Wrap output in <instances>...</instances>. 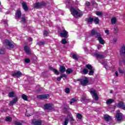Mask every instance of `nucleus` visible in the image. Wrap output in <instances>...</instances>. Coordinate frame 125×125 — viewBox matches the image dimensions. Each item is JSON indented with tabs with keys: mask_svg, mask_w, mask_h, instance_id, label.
<instances>
[{
	"mask_svg": "<svg viewBox=\"0 0 125 125\" xmlns=\"http://www.w3.org/2000/svg\"><path fill=\"white\" fill-rule=\"evenodd\" d=\"M16 19H21V22L23 23H25L26 22V19H25V14L22 15V17L21 14V10L20 9L18 10L17 12L16 13Z\"/></svg>",
	"mask_w": 125,
	"mask_h": 125,
	"instance_id": "nucleus-1",
	"label": "nucleus"
},
{
	"mask_svg": "<svg viewBox=\"0 0 125 125\" xmlns=\"http://www.w3.org/2000/svg\"><path fill=\"white\" fill-rule=\"evenodd\" d=\"M70 12H71V14L75 18H78V17H81L83 15L81 14V13H79L78 11H77L74 7H71L70 8Z\"/></svg>",
	"mask_w": 125,
	"mask_h": 125,
	"instance_id": "nucleus-2",
	"label": "nucleus"
},
{
	"mask_svg": "<svg viewBox=\"0 0 125 125\" xmlns=\"http://www.w3.org/2000/svg\"><path fill=\"white\" fill-rule=\"evenodd\" d=\"M89 91L92 96V97L94 100L97 101V100L99 99V97H98V95H97V91L95 89L91 88Z\"/></svg>",
	"mask_w": 125,
	"mask_h": 125,
	"instance_id": "nucleus-3",
	"label": "nucleus"
},
{
	"mask_svg": "<svg viewBox=\"0 0 125 125\" xmlns=\"http://www.w3.org/2000/svg\"><path fill=\"white\" fill-rule=\"evenodd\" d=\"M3 43L5 44V45H6L7 46H9V47H10V48H14V43L9 41L7 39H5L4 41H3Z\"/></svg>",
	"mask_w": 125,
	"mask_h": 125,
	"instance_id": "nucleus-4",
	"label": "nucleus"
},
{
	"mask_svg": "<svg viewBox=\"0 0 125 125\" xmlns=\"http://www.w3.org/2000/svg\"><path fill=\"white\" fill-rule=\"evenodd\" d=\"M45 3L44 2H37L34 4V6L35 8H42L43 6H45Z\"/></svg>",
	"mask_w": 125,
	"mask_h": 125,
	"instance_id": "nucleus-5",
	"label": "nucleus"
},
{
	"mask_svg": "<svg viewBox=\"0 0 125 125\" xmlns=\"http://www.w3.org/2000/svg\"><path fill=\"white\" fill-rule=\"evenodd\" d=\"M97 38V41H99L101 44H104L105 43V41L104 40V39H103V38L101 36V34L98 33Z\"/></svg>",
	"mask_w": 125,
	"mask_h": 125,
	"instance_id": "nucleus-6",
	"label": "nucleus"
},
{
	"mask_svg": "<svg viewBox=\"0 0 125 125\" xmlns=\"http://www.w3.org/2000/svg\"><path fill=\"white\" fill-rule=\"evenodd\" d=\"M92 56L94 57H96V58H98L99 59H104L106 56L104 55L98 54L97 53H95L92 54Z\"/></svg>",
	"mask_w": 125,
	"mask_h": 125,
	"instance_id": "nucleus-7",
	"label": "nucleus"
},
{
	"mask_svg": "<svg viewBox=\"0 0 125 125\" xmlns=\"http://www.w3.org/2000/svg\"><path fill=\"white\" fill-rule=\"evenodd\" d=\"M44 108L46 110H54V107H53V104H47L44 105Z\"/></svg>",
	"mask_w": 125,
	"mask_h": 125,
	"instance_id": "nucleus-8",
	"label": "nucleus"
},
{
	"mask_svg": "<svg viewBox=\"0 0 125 125\" xmlns=\"http://www.w3.org/2000/svg\"><path fill=\"white\" fill-rule=\"evenodd\" d=\"M37 98L38 99H47V98H49V95L46 94V95H40L37 96Z\"/></svg>",
	"mask_w": 125,
	"mask_h": 125,
	"instance_id": "nucleus-9",
	"label": "nucleus"
},
{
	"mask_svg": "<svg viewBox=\"0 0 125 125\" xmlns=\"http://www.w3.org/2000/svg\"><path fill=\"white\" fill-rule=\"evenodd\" d=\"M42 120L39 119H34L32 122V123L34 125H42Z\"/></svg>",
	"mask_w": 125,
	"mask_h": 125,
	"instance_id": "nucleus-10",
	"label": "nucleus"
},
{
	"mask_svg": "<svg viewBox=\"0 0 125 125\" xmlns=\"http://www.w3.org/2000/svg\"><path fill=\"white\" fill-rule=\"evenodd\" d=\"M117 107L123 110H125V104L123 102H120L117 104Z\"/></svg>",
	"mask_w": 125,
	"mask_h": 125,
	"instance_id": "nucleus-11",
	"label": "nucleus"
},
{
	"mask_svg": "<svg viewBox=\"0 0 125 125\" xmlns=\"http://www.w3.org/2000/svg\"><path fill=\"white\" fill-rule=\"evenodd\" d=\"M60 36L62 38H68V32L67 31L63 30L61 32Z\"/></svg>",
	"mask_w": 125,
	"mask_h": 125,
	"instance_id": "nucleus-12",
	"label": "nucleus"
},
{
	"mask_svg": "<svg viewBox=\"0 0 125 125\" xmlns=\"http://www.w3.org/2000/svg\"><path fill=\"white\" fill-rule=\"evenodd\" d=\"M78 81L81 82L82 85L84 86L88 83V80L85 78V79H79Z\"/></svg>",
	"mask_w": 125,
	"mask_h": 125,
	"instance_id": "nucleus-13",
	"label": "nucleus"
},
{
	"mask_svg": "<svg viewBox=\"0 0 125 125\" xmlns=\"http://www.w3.org/2000/svg\"><path fill=\"white\" fill-rule=\"evenodd\" d=\"M22 76V73L20 71H18L17 72H15L12 74V76L15 78H19Z\"/></svg>",
	"mask_w": 125,
	"mask_h": 125,
	"instance_id": "nucleus-14",
	"label": "nucleus"
},
{
	"mask_svg": "<svg viewBox=\"0 0 125 125\" xmlns=\"http://www.w3.org/2000/svg\"><path fill=\"white\" fill-rule=\"evenodd\" d=\"M22 6L24 11H28V10H29V8L28 7V6L27 5L26 2H23L22 3Z\"/></svg>",
	"mask_w": 125,
	"mask_h": 125,
	"instance_id": "nucleus-15",
	"label": "nucleus"
},
{
	"mask_svg": "<svg viewBox=\"0 0 125 125\" xmlns=\"http://www.w3.org/2000/svg\"><path fill=\"white\" fill-rule=\"evenodd\" d=\"M100 34V33H98L96 32L95 29H93L91 30V36L93 37V36H96V37L97 38V34Z\"/></svg>",
	"mask_w": 125,
	"mask_h": 125,
	"instance_id": "nucleus-16",
	"label": "nucleus"
},
{
	"mask_svg": "<svg viewBox=\"0 0 125 125\" xmlns=\"http://www.w3.org/2000/svg\"><path fill=\"white\" fill-rule=\"evenodd\" d=\"M17 101H18L17 97H16L15 99H14L12 101L10 102L9 104L10 106H13L14 104H16Z\"/></svg>",
	"mask_w": 125,
	"mask_h": 125,
	"instance_id": "nucleus-17",
	"label": "nucleus"
},
{
	"mask_svg": "<svg viewBox=\"0 0 125 125\" xmlns=\"http://www.w3.org/2000/svg\"><path fill=\"white\" fill-rule=\"evenodd\" d=\"M49 70L53 71V72H54V73H55V74H56V75H59V74H60V73H59V71H58V70H57L56 69L53 68V67L51 66L49 67Z\"/></svg>",
	"mask_w": 125,
	"mask_h": 125,
	"instance_id": "nucleus-18",
	"label": "nucleus"
},
{
	"mask_svg": "<svg viewBox=\"0 0 125 125\" xmlns=\"http://www.w3.org/2000/svg\"><path fill=\"white\" fill-rule=\"evenodd\" d=\"M116 118L117 121H121L123 118L122 116V113H117L116 115Z\"/></svg>",
	"mask_w": 125,
	"mask_h": 125,
	"instance_id": "nucleus-19",
	"label": "nucleus"
},
{
	"mask_svg": "<svg viewBox=\"0 0 125 125\" xmlns=\"http://www.w3.org/2000/svg\"><path fill=\"white\" fill-rule=\"evenodd\" d=\"M81 101L83 104L88 103L89 102V101H88V100H87L85 97H82L81 98Z\"/></svg>",
	"mask_w": 125,
	"mask_h": 125,
	"instance_id": "nucleus-20",
	"label": "nucleus"
},
{
	"mask_svg": "<svg viewBox=\"0 0 125 125\" xmlns=\"http://www.w3.org/2000/svg\"><path fill=\"white\" fill-rule=\"evenodd\" d=\"M120 53L122 54H125V44H124L121 46V48L120 49Z\"/></svg>",
	"mask_w": 125,
	"mask_h": 125,
	"instance_id": "nucleus-21",
	"label": "nucleus"
},
{
	"mask_svg": "<svg viewBox=\"0 0 125 125\" xmlns=\"http://www.w3.org/2000/svg\"><path fill=\"white\" fill-rule=\"evenodd\" d=\"M24 50L27 54H28V55L31 54V51L30 50V48H28V46H24Z\"/></svg>",
	"mask_w": 125,
	"mask_h": 125,
	"instance_id": "nucleus-22",
	"label": "nucleus"
},
{
	"mask_svg": "<svg viewBox=\"0 0 125 125\" xmlns=\"http://www.w3.org/2000/svg\"><path fill=\"white\" fill-rule=\"evenodd\" d=\"M66 71V68L64 66H61L60 67V72L62 73V74H63Z\"/></svg>",
	"mask_w": 125,
	"mask_h": 125,
	"instance_id": "nucleus-23",
	"label": "nucleus"
},
{
	"mask_svg": "<svg viewBox=\"0 0 125 125\" xmlns=\"http://www.w3.org/2000/svg\"><path fill=\"white\" fill-rule=\"evenodd\" d=\"M88 24H92V22L94 21V19L91 17H89L86 19Z\"/></svg>",
	"mask_w": 125,
	"mask_h": 125,
	"instance_id": "nucleus-24",
	"label": "nucleus"
},
{
	"mask_svg": "<svg viewBox=\"0 0 125 125\" xmlns=\"http://www.w3.org/2000/svg\"><path fill=\"white\" fill-rule=\"evenodd\" d=\"M104 120H105L106 122H109V121H110V120L111 119V116L108 115H105L104 116Z\"/></svg>",
	"mask_w": 125,
	"mask_h": 125,
	"instance_id": "nucleus-25",
	"label": "nucleus"
},
{
	"mask_svg": "<svg viewBox=\"0 0 125 125\" xmlns=\"http://www.w3.org/2000/svg\"><path fill=\"white\" fill-rule=\"evenodd\" d=\"M117 23V18H112L111 19V24L113 25H115Z\"/></svg>",
	"mask_w": 125,
	"mask_h": 125,
	"instance_id": "nucleus-26",
	"label": "nucleus"
},
{
	"mask_svg": "<svg viewBox=\"0 0 125 125\" xmlns=\"http://www.w3.org/2000/svg\"><path fill=\"white\" fill-rule=\"evenodd\" d=\"M113 102H114L113 99H108L106 101V103L107 105H109V104H112Z\"/></svg>",
	"mask_w": 125,
	"mask_h": 125,
	"instance_id": "nucleus-27",
	"label": "nucleus"
},
{
	"mask_svg": "<svg viewBox=\"0 0 125 125\" xmlns=\"http://www.w3.org/2000/svg\"><path fill=\"white\" fill-rule=\"evenodd\" d=\"M76 118H77L79 121H82L83 116H82L81 114L78 113L76 115Z\"/></svg>",
	"mask_w": 125,
	"mask_h": 125,
	"instance_id": "nucleus-28",
	"label": "nucleus"
},
{
	"mask_svg": "<svg viewBox=\"0 0 125 125\" xmlns=\"http://www.w3.org/2000/svg\"><path fill=\"white\" fill-rule=\"evenodd\" d=\"M21 98H22V99H23V100H24L25 101H28V96H27L25 94H22V95L21 96Z\"/></svg>",
	"mask_w": 125,
	"mask_h": 125,
	"instance_id": "nucleus-29",
	"label": "nucleus"
},
{
	"mask_svg": "<svg viewBox=\"0 0 125 125\" xmlns=\"http://www.w3.org/2000/svg\"><path fill=\"white\" fill-rule=\"evenodd\" d=\"M94 74V70L93 69H90L88 75L89 76H93Z\"/></svg>",
	"mask_w": 125,
	"mask_h": 125,
	"instance_id": "nucleus-30",
	"label": "nucleus"
},
{
	"mask_svg": "<svg viewBox=\"0 0 125 125\" xmlns=\"http://www.w3.org/2000/svg\"><path fill=\"white\" fill-rule=\"evenodd\" d=\"M96 14L97 16H99L100 17H102V16H103V14L101 12L97 11L96 12Z\"/></svg>",
	"mask_w": 125,
	"mask_h": 125,
	"instance_id": "nucleus-31",
	"label": "nucleus"
},
{
	"mask_svg": "<svg viewBox=\"0 0 125 125\" xmlns=\"http://www.w3.org/2000/svg\"><path fill=\"white\" fill-rule=\"evenodd\" d=\"M87 73H88V69L84 68L83 70V75H86V74H87Z\"/></svg>",
	"mask_w": 125,
	"mask_h": 125,
	"instance_id": "nucleus-32",
	"label": "nucleus"
},
{
	"mask_svg": "<svg viewBox=\"0 0 125 125\" xmlns=\"http://www.w3.org/2000/svg\"><path fill=\"white\" fill-rule=\"evenodd\" d=\"M69 123V119L68 118H65L64 121L63 125H68V123Z\"/></svg>",
	"mask_w": 125,
	"mask_h": 125,
	"instance_id": "nucleus-33",
	"label": "nucleus"
},
{
	"mask_svg": "<svg viewBox=\"0 0 125 125\" xmlns=\"http://www.w3.org/2000/svg\"><path fill=\"white\" fill-rule=\"evenodd\" d=\"M72 72L73 70L70 68H68L66 70V72L67 75H70V74H71V73H72Z\"/></svg>",
	"mask_w": 125,
	"mask_h": 125,
	"instance_id": "nucleus-34",
	"label": "nucleus"
},
{
	"mask_svg": "<svg viewBox=\"0 0 125 125\" xmlns=\"http://www.w3.org/2000/svg\"><path fill=\"white\" fill-rule=\"evenodd\" d=\"M101 63L103 65H104V67L106 69V70H108V69H110V67H108V65H107V64L104 63V62H101Z\"/></svg>",
	"mask_w": 125,
	"mask_h": 125,
	"instance_id": "nucleus-35",
	"label": "nucleus"
},
{
	"mask_svg": "<svg viewBox=\"0 0 125 125\" xmlns=\"http://www.w3.org/2000/svg\"><path fill=\"white\" fill-rule=\"evenodd\" d=\"M9 97H14V92L12 91L8 94Z\"/></svg>",
	"mask_w": 125,
	"mask_h": 125,
	"instance_id": "nucleus-36",
	"label": "nucleus"
},
{
	"mask_svg": "<svg viewBox=\"0 0 125 125\" xmlns=\"http://www.w3.org/2000/svg\"><path fill=\"white\" fill-rule=\"evenodd\" d=\"M86 67L88 70H92L93 68L92 66L90 64H86Z\"/></svg>",
	"mask_w": 125,
	"mask_h": 125,
	"instance_id": "nucleus-37",
	"label": "nucleus"
},
{
	"mask_svg": "<svg viewBox=\"0 0 125 125\" xmlns=\"http://www.w3.org/2000/svg\"><path fill=\"white\" fill-rule=\"evenodd\" d=\"M94 21L95 24H97L99 23V19L96 18L94 20Z\"/></svg>",
	"mask_w": 125,
	"mask_h": 125,
	"instance_id": "nucleus-38",
	"label": "nucleus"
},
{
	"mask_svg": "<svg viewBox=\"0 0 125 125\" xmlns=\"http://www.w3.org/2000/svg\"><path fill=\"white\" fill-rule=\"evenodd\" d=\"M6 122H11V121H12V118L10 117H7L6 118Z\"/></svg>",
	"mask_w": 125,
	"mask_h": 125,
	"instance_id": "nucleus-39",
	"label": "nucleus"
},
{
	"mask_svg": "<svg viewBox=\"0 0 125 125\" xmlns=\"http://www.w3.org/2000/svg\"><path fill=\"white\" fill-rule=\"evenodd\" d=\"M72 58L75 60H78V56H77V55L76 54H74L72 55Z\"/></svg>",
	"mask_w": 125,
	"mask_h": 125,
	"instance_id": "nucleus-40",
	"label": "nucleus"
},
{
	"mask_svg": "<svg viewBox=\"0 0 125 125\" xmlns=\"http://www.w3.org/2000/svg\"><path fill=\"white\" fill-rule=\"evenodd\" d=\"M76 101H77V99H76V98H72L71 100L70 104H73V103H74V102H76Z\"/></svg>",
	"mask_w": 125,
	"mask_h": 125,
	"instance_id": "nucleus-41",
	"label": "nucleus"
},
{
	"mask_svg": "<svg viewBox=\"0 0 125 125\" xmlns=\"http://www.w3.org/2000/svg\"><path fill=\"white\" fill-rule=\"evenodd\" d=\"M2 24H4V25H7V21L5 20H2L1 21Z\"/></svg>",
	"mask_w": 125,
	"mask_h": 125,
	"instance_id": "nucleus-42",
	"label": "nucleus"
},
{
	"mask_svg": "<svg viewBox=\"0 0 125 125\" xmlns=\"http://www.w3.org/2000/svg\"><path fill=\"white\" fill-rule=\"evenodd\" d=\"M114 33V34H118V33H119V29L117 27H115Z\"/></svg>",
	"mask_w": 125,
	"mask_h": 125,
	"instance_id": "nucleus-43",
	"label": "nucleus"
},
{
	"mask_svg": "<svg viewBox=\"0 0 125 125\" xmlns=\"http://www.w3.org/2000/svg\"><path fill=\"white\" fill-rule=\"evenodd\" d=\"M48 34H49V32H48V31L45 30L44 31V36L45 37H47V36H48Z\"/></svg>",
	"mask_w": 125,
	"mask_h": 125,
	"instance_id": "nucleus-44",
	"label": "nucleus"
},
{
	"mask_svg": "<svg viewBox=\"0 0 125 125\" xmlns=\"http://www.w3.org/2000/svg\"><path fill=\"white\" fill-rule=\"evenodd\" d=\"M61 42L62 44H66V43H67V41H66L65 39H62Z\"/></svg>",
	"mask_w": 125,
	"mask_h": 125,
	"instance_id": "nucleus-45",
	"label": "nucleus"
},
{
	"mask_svg": "<svg viewBox=\"0 0 125 125\" xmlns=\"http://www.w3.org/2000/svg\"><path fill=\"white\" fill-rule=\"evenodd\" d=\"M38 45H43L44 44V42H39L37 43Z\"/></svg>",
	"mask_w": 125,
	"mask_h": 125,
	"instance_id": "nucleus-46",
	"label": "nucleus"
},
{
	"mask_svg": "<svg viewBox=\"0 0 125 125\" xmlns=\"http://www.w3.org/2000/svg\"><path fill=\"white\" fill-rule=\"evenodd\" d=\"M123 64V65H125V60H124L123 61H120L119 62V64L122 65Z\"/></svg>",
	"mask_w": 125,
	"mask_h": 125,
	"instance_id": "nucleus-47",
	"label": "nucleus"
},
{
	"mask_svg": "<svg viewBox=\"0 0 125 125\" xmlns=\"http://www.w3.org/2000/svg\"><path fill=\"white\" fill-rule=\"evenodd\" d=\"M65 92L66 93H70V89L69 88H65Z\"/></svg>",
	"mask_w": 125,
	"mask_h": 125,
	"instance_id": "nucleus-48",
	"label": "nucleus"
},
{
	"mask_svg": "<svg viewBox=\"0 0 125 125\" xmlns=\"http://www.w3.org/2000/svg\"><path fill=\"white\" fill-rule=\"evenodd\" d=\"M0 54H4V50L2 49H0Z\"/></svg>",
	"mask_w": 125,
	"mask_h": 125,
	"instance_id": "nucleus-49",
	"label": "nucleus"
},
{
	"mask_svg": "<svg viewBox=\"0 0 125 125\" xmlns=\"http://www.w3.org/2000/svg\"><path fill=\"white\" fill-rule=\"evenodd\" d=\"M24 61H25V63H30L31 61H30V59H25Z\"/></svg>",
	"mask_w": 125,
	"mask_h": 125,
	"instance_id": "nucleus-50",
	"label": "nucleus"
},
{
	"mask_svg": "<svg viewBox=\"0 0 125 125\" xmlns=\"http://www.w3.org/2000/svg\"><path fill=\"white\" fill-rule=\"evenodd\" d=\"M118 39L117 38H114L112 40V42H117Z\"/></svg>",
	"mask_w": 125,
	"mask_h": 125,
	"instance_id": "nucleus-51",
	"label": "nucleus"
},
{
	"mask_svg": "<svg viewBox=\"0 0 125 125\" xmlns=\"http://www.w3.org/2000/svg\"><path fill=\"white\" fill-rule=\"evenodd\" d=\"M61 79H62V77L61 76L58 77L57 80L58 82H60L61 81Z\"/></svg>",
	"mask_w": 125,
	"mask_h": 125,
	"instance_id": "nucleus-52",
	"label": "nucleus"
},
{
	"mask_svg": "<svg viewBox=\"0 0 125 125\" xmlns=\"http://www.w3.org/2000/svg\"><path fill=\"white\" fill-rule=\"evenodd\" d=\"M61 77L62 78H65V79H66L67 77L66 76V74H62V76H61Z\"/></svg>",
	"mask_w": 125,
	"mask_h": 125,
	"instance_id": "nucleus-53",
	"label": "nucleus"
},
{
	"mask_svg": "<svg viewBox=\"0 0 125 125\" xmlns=\"http://www.w3.org/2000/svg\"><path fill=\"white\" fill-rule=\"evenodd\" d=\"M86 5H87V6H89V5H90V2H88V1H86Z\"/></svg>",
	"mask_w": 125,
	"mask_h": 125,
	"instance_id": "nucleus-54",
	"label": "nucleus"
},
{
	"mask_svg": "<svg viewBox=\"0 0 125 125\" xmlns=\"http://www.w3.org/2000/svg\"><path fill=\"white\" fill-rule=\"evenodd\" d=\"M27 40L29 42H32L33 41V39H32V38H28Z\"/></svg>",
	"mask_w": 125,
	"mask_h": 125,
	"instance_id": "nucleus-55",
	"label": "nucleus"
},
{
	"mask_svg": "<svg viewBox=\"0 0 125 125\" xmlns=\"http://www.w3.org/2000/svg\"><path fill=\"white\" fill-rule=\"evenodd\" d=\"M115 76L116 77H119V73L117 71L115 72Z\"/></svg>",
	"mask_w": 125,
	"mask_h": 125,
	"instance_id": "nucleus-56",
	"label": "nucleus"
},
{
	"mask_svg": "<svg viewBox=\"0 0 125 125\" xmlns=\"http://www.w3.org/2000/svg\"><path fill=\"white\" fill-rule=\"evenodd\" d=\"M101 47H102V45H99L98 46V49H100V48H101Z\"/></svg>",
	"mask_w": 125,
	"mask_h": 125,
	"instance_id": "nucleus-57",
	"label": "nucleus"
},
{
	"mask_svg": "<svg viewBox=\"0 0 125 125\" xmlns=\"http://www.w3.org/2000/svg\"><path fill=\"white\" fill-rule=\"evenodd\" d=\"M105 34H109V30H106L105 31Z\"/></svg>",
	"mask_w": 125,
	"mask_h": 125,
	"instance_id": "nucleus-58",
	"label": "nucleus"
},
{
	"mask_svg": "<svg viewBox=\"0 0 125 125\" xmlns=\"http://www.w3.org/2000/svg\"><path fill=\"white\" fill-rule=\"evenodd\" d=\"M84 50L85 51H87V48H84Z\"/></svg>",
	"mask_w": 125,
	"mask_h": 125,
	"instance_id": "nucleus-59",
	"label": "nucleus"
},
{
	"mask_svg": "<svg viewBox=\"0 0 125 125\" xmlns=\"http://www.w3.org/2000/svg\"><path fill=\"white\" fill-rule=\"evenodd\" d=\"M41 88H39L37 92H39V91H41Z\"/></svg>",
	"mask_w": 125,
	"mask_h": 125,
	"instance_id": "nucleus-60",
	"label": "nucleus"
},
{
	"mask_svg": "<svg viewBox=\"0 0 125 125\" xmlns=\"http://www.w3.org/2000/svg\"><path fill=\"white\" fill-rule=\"evenodd\" d=\"M26 115V116H27V117H30V116H31V115H27V113L25 114Z\"/></svg>",
	"mask_w": 125,
	"mask_h": 125,
	"instance_id": "nucleus-61",
	"label": "nucleus"
},
{
	"mask_svg": "<svg viewBox=\"0 0 125 125\" xmlns=\"http://www.w3.org/2000/svg\"><path fill=\"white\" fill-rule=\"evenodd\" d=\"M110 93H113V91H112V90H111V91H110Z\"/></svg>",
	"mask_w": 125,
	"mask_h": 125,
	"instance_id": "nucleus-62",
	"label": "nucleus"
},
{
	"mask_svg": "<svg viewBox=\"0 0 125 125\" xmlns=\"http://www.w3.org/2000/svg\"><path fill=\"white\" fill-rule=\"evenodd\" d=\"M71 121H74V119H73V118H71Z\"/></svg>",
	"mask_w": 125,
	"mask_h": 125,
	"instance_id": "nucleus-63",
	"label": "nucleus"
},
{
	"mask_svg": "<svg viewBox=\"0 0 125 125\" xmlns=\"http://www.w3.org/2000/svg\"><path fill=\"white\" fill-rule=\"evenodd\" d=\"M1 4V3L0 2V5Z\"/></svg>",
	"mask_w": 125,
	"mask_h": 125,
	"instance_id": "nucleus-64",
	"label": "nucleus"
}]
</instances>
